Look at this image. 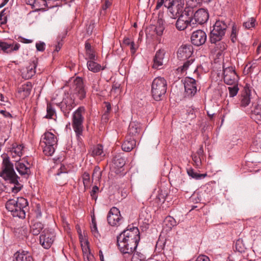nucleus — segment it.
<instances>
[{"label": "nucleus", "mask_w": 261, "mask_h": 261, "mask_svg": "<svg viewBox=\"0 0 261 261\" xmlns=\"http://www.w3.org/2000/svg\"><path fill=\"white\" fill-rule=\"evenodd\" d=\"M140 240V232L136 227L124 230L117 237V245L121 253L131 255L136 249Z\"/></svg>", "instance_id": "obj_1"}, {"label": "nucleus", "mask_w": 261, "mask_h": 261, "mask_svg": "<svg viewBox=\"0 0 261 261\" xmlns=\"http://www.w3.org/2000/svg\"><path fill=\"white\" fill-rule=\"evenodd\" d=\"M0 176L5 180L14 184V186L11 188L12 192L13 193H17L21 190L22 186L18 181L19 177L16 174L13 164L10 162L9 158L3 160L2 170L0 172Z\"/></svg>", "instance_id": "obj_2"}, {"label": "nucleus", "mask_w": 261, "mask_h": 261, "mask_svg": "<svg viewBox=\"0 0 261 261\" xmlns=\"http://www.w3.org/2000/svg\"><path fill=\"white\" fill-rule=\"evenodd\" d=\"M28 205V201L23 197H20L15 199H9L6 203V208L11 212V215L14 217H18L19 218H24L25 217V212L24 208Z\"/></svg>", "instance_id": "obj_3"}, {"label": "nucleus", "mask_w": 261, "mask_h": 261, "mask_svg": "<svg viewBox=\"0 0 261 261\" xmlns=\"http://www.w3.org/2000/svg\"><path fill=\"white\" fill-rule=\"evenodd\" d=\"M230 22V19L223 18L216 21L210 35V40L211 43L216 44L217 42L222 39Z\"/></svg>", "instance_id": "obj_4"}, {"label": "nucleus", "mask_w": 261, "mask_h": 261, "mask_svg": "<svg viewBox=\"0 0 261 261\" xmlns=\"http://www.w3.org/2000/svg\"><path fill=\"white\" fill-rule=\"evenodd\" d=\"M86 110L84 107H79L72 115V126L78 141H82L81 136L84 130L83 123Z\"/></svg>", "instance_id": "obj_5"}, {"label": "nucleus", "mask_w": 261, "mask_h": 261, "mask_svg": "<svg viewBox=\"0 0 261 261\" xmlns=\"http://www.w3.org/2000/svg\"><path fill=\"white\" fill-rule=\"evenodd\" d=\"M163 5L169 10V15L175 18L182 12L184 0H158L155 9H159Z\"/></svg>", "instance_id": "obj_6"}, {"label": "nucleus", "mask_w": 261, "mask_h": 261, "mask_svg": "<svg viewBox=\"0 0 261 261\" xmlns=\"http://www.w3.org/2000/svg\"><path fill=\"white\" fill-rule=\"evenodd\" d=\"M57 142V138L53 133L45 132L42 136L40 141L43 153L46 155L51 156L55 151Z\"/></svg>", "instance_id": "obj_7"}, {"label": "nucleus", "mask_w": 261, "mask_h": 261, "mask_svg": "<svg viewBox=\"0 0 261 261\" xmlns=\"http://www.w3.org/2000/svg\"><path fill=\"white\" fill-rule=\"evenodd\" d=\"M167 88V82L164 77L155 78L151 85V94L153 99L156 101L161 100L166 93Z\"/></svg>", "instance_id": "obj_8"}, {"label": "nucleus", "mask_w": 261, "mask_h": 261, "mask_svg": "<svg viewBox=\"0 0 261 261\" xmlns=\"http://www.w3.org/2000/svg\"><path fill=\"white\" fill-rule=\"evenodd\" d=\"M224 82L228 85H232L238 83L239 76L237 75L234 67H225L223 65Z\"/></svg>", "instance_id": "obj_9"}, {"label": "nucleus", "mask_w": 261, "mask_h": 261, "mask_svg": "<svg viewBox=\"0 0 261 261\" xmlns=\"http://www.w3.org/2000/svg\"><path fill=\"white\" fill-rule=\"evenodd\" d=\"M181 13L177 16L178 18L175 24L176 29L179 31H183L189 28H190V30L194 28L192 18L190 17L187 12L185 14H181ZM176 18V17L174 19Z\"/></svg>", "instance_id": "obj_10"}, {"label": "nucleus", "mask_w": 261, "mask_h": 261, "mask_svg": "<svg viewBox=\"0 0 261 261\" xmlns=\"http://www.w3.org/2000/svg\"><path fill=\"white\" fill-rule=\"evenodd\" d=\"M56 235L53 229L45 228L40 236V243L45 249L49 248L55 241Z\"/></svg>", "instance_id": "obj_11"}, {"label": "nucleus", "mask_w": 261, "mask_h": 261, "mask_svg": "<svg viewBox=\"0 0 261 261\" xmlns=\"http://www.w3.org/2000/svg\"><path fill=\"white\" fill-rule=\"evenodd\" d=\"M66 118L69 117L70 111L75 107L74 99L71 96H66L62 101L57 104Z\"/></svg>", "instance_id": "obj_12"}, {"label": "nucleus", "mask_w": 261, "mask_h": 261, "mask_svg": "<svg viewBox=\"0 0 261 261\" xmlns=\"http://www.w3.org/2000/svg\"><path fill=\"white\" fill-rule=\"evenodd\" d=\"M123 218L120 214L119 210L113 207L109 211L107 216L108 223L112 226H118L121 224Z\"/></svg>", "instance_id": "obj_13"}, {"label": "nucleus", "mask_w": 261, "mask_h": 261, "mask_svg": "<svg viewBox=\"0 0 261 261\" xmlns=\"http://www.w3.org/2000/svg\"><path fill=\"white\" fill-rule=\"evenodd\" d=\"M191 17L193 20V28H195L198 24L201 25L205 23L208 19L209 15L207 11L205 9H200Z\"/></svg>", "instance_id": "obj_14"}, {"label": "nucleus", "mask_w": 261, "mask_h": 261, "mask_svg": "<svg viewBox=\"0 0 261 261\" xmlns=\"http://www.w3.org/2000/svg\"><path fill=\"white\" fill-rule=\"evenodd\" d=\"M74 93L76 94L79 99H83L86 96V91L84 89L83 81L82 78L76 77L73 81L71 88Z\"/></svg>", "instance_id": "obj_15"}, {"label": "nucleus", "mask_w": 261, "mask_h": 261, "mask_svg": "<svg viewBox=\"0 0 261 261\" xmlns=\"http://www.w3.org/2000/svg\"><path fill=\"white\" fill-rule=\"evenodd\" d=\"M185 96L192 97L197 92L196 80L192 77H186L184 83Z\"/></svg>", "instance_id": "obj_16"}, {"label": "nucleus", "mask_w": 261, "mask_h": 261, "mask_svg": "<svg viewBox=\"0 0 261 261\" xmlns=\"http://www.w3.org/2000/svg\"><path fill=\"white\" fill-rule=\"evenodd\" d=\"M206 39L207 36L205 32L201 30L194 31L191 37L192 43L197 46L204 44Z\"/></svg>", "instance_id": "obj_17"}, {"label": "nucleus", "mask_w": 261, "mask_h": 261, "mask_svg": "<svg viewBox=\"0 0 261 261\" xmlns=\"http://www.w3.org/2000/svg\"><path fill=\"white\" fill-rule=\"evenodd\" d=\"M193 52V46L191 44H185L181 45L178 49L177 53V58L181 61H184L192 58Z\"/></svg>", "instance_id": "obj_18"}, {"label": "nucleus", "mask_w": 261, "mask_h": 261, "mask_svg": "<svg viewBox=\"0 0 261 261\" xmlns=\"http://www.w3.org/2000/svg\"><path fill=\"white\" fill-rule=\"evenodd\" d=\"M251 90L249 85L246 84L240 95V106L242 107L248 106L251 102Z\"/></svg>", "instance_id": "obj_19"}, {"label": "nucleus", "mask_w": 261, "mask_h": 261, "mask_svg": "<svg viewBox=\"0 0 261 261\" xmlns=\"http://www.w3.org/2000/svg\"><path fill=\"white\" fill-rule=\"evenodd\" d=\"M29 165L27 161L26 164L20 161L16 162L15 164V168L19 174L25 178H28L31 174L30 166H28Z\"/></svg>", "instance_id": "obj_20"}, {"label": "nucleus", "mask_w": 261, "mask_h": 261, "mask_svg": "<svg viewBox=\"0 0 261 261\" xmlns=\"http://www.w3.org/2000/svg\"><path fill=\"white\" fill-rule=\"evenodd\" d=\"M141 131V123L136 121H132L128 126L127 136L135 138L140 134Z\"/></svg>", "instance_id": "obj_21"}, {"label": "nucleus", "mask_w": 261, "mask_h": 261, "mask_svg": "<svg viewBox=\"0 0 261 261\" xmlns=\"http://www.w3.org/2000/svg\"><path fill=\"white\" fill-rule=\"evenodd\" d=\"M20 44L16 43L14 45L13 44L8 43L0 40V51L5 54H11L12 51H17L20 48Z\"/></svg>", "instance_id": "obj_22"}, {"label": "nucleus", "mask_w": 261, "mask_h": 261, "mask_svg": "<svg viewBox=\"0 0 261 261\" xmlns=\"http://www.w3.org/2000/svg\"><path fill=\"white\" fill-rule=\"evenodd\" d=\"M165 53V50L164 49H160L156 52L153 58V68H160V67L163 65V60Z\"/></svg>", "instance_id": "obj_23"}, {"label": "nucleus", "mask_w": 261, "mask_h": 261, "mask_svg": "<svg viewBox=\"0 0 261 261\" xmlns=\"http://www.w3.org/2000/svg\"><path fill=\"white\" fill-rule=\"evenodd\" d=\"M37 67V62L33 61L22 72V77L25 79L32 78L36 73V68Z\"/></svg>", "instance_id": "obj_24"}, {"label": "nucleus", "mask_w": 261, "mask_h": 261, "mask_svg": "<svg viewBox=\"0 0 261 261\" xmlns=\"http://www.w3.org/2000/svg\"><path fill=\"white\" fill-rule=\"evenodd\" d=\"M13 261H33V257L28 251L19 250L14 253Z\"/></svg>", "instance_id": "obj_25"}, {"label": "nucleus", "mask_w": 261, "mask_h": 261, "mask_svg": "<svg viewBox=\"0 0 261 261\" xmlns=\"http://www.w3.org/2000/svg\"><path fill=\"white\" fill-rule=\"evenodd\" d=\"M251 118L256 123H261V103H254L251 109Z\"/></svg>", "instance_id": "obj_26"}, {"label": "nucleus", "mask_w": 261, "mask_h": 261, "mask_svg": "<svg viewBox=\"0 0 261 261\" xmlns=\"http://www.w3.org/2000/svg\"><path fill=\"white\" fill-rule=\"evenodd\" d=\"M32 89V83L30 82H27L18 87V92L23 98H24L30 95Z\"/></svg>", "instance_id": "obj_27"}, {"label": "nucleus", "mask_w": 261, "mask_h": 261, "mask_svg": "<svg viewBox=\"0 0 261 261\" xmlns=\"http://www.w3.org/2000/svg\"><path fill=\"white\" fill-rule=\"evenodd\" d=\"M136 141L134 138L126 136L122 144V149L126 152L130 151L136 146Z\"/></svg>", "instance_id": "obj_28"}, {"label": "nucleus", "mask_w": 261, "mask_h": 261, "mask_svg": "<svg viewBox=\"0 0 261 261\" xmlns=\"http://www.w3.org/2000/svg\"><path fill=\"white\" fill-rule=\"evenodd\" d=\"M85 49L86 54V60H96V57L95 56V51L92 48L91 44L88 41H86L85 43Z\"/></svg>", "instance_id": "obj_29"}, {"label": "nucleus", "mask_w": 261, "mask_h": 261, "mask_svg": "<svg viewBox=\"0 0 261 261\" xmlns=\"http://www.w3.org/2000/svg\"><path fill=\"white\" fill-rule=\"evenodd\" d=\"M175 185L181 191L188 192V190H189L188 186L186 184L185 181L184 179L183 175L181 172L178 174L177 178L175 179Z\"/></svg>", "instance_id": "obj_30"}, {"label": "nucleus", "mask_w": 261, "mask_h": 261, "mask_svg": "<svg viewBox=\"0 0 261 261\" xmlns=\"http://www.w3.org/2000/svg\"><path fill=\"white\" fill-rule=\"evenodd\" d=\"M44 228V225L40 222H35L30 226V231L33 235H38Z\"/></svg>", "instance_id": "obj_31"}, {"label": "nucleus", "mask_w": 261, "mask_h": 261, "mask_svg": "<svg viewBox=\"0 0 261 261\" xmlns=\"http://www.w3.org/2000/svg\"><path fill=\"white\" fill-rule=\"evenodd\" d=\"M96 60H89L87 62V66L88 69L94 73H96L100 71L101 70H103V68H102L101 66L96 63L95 62Z\"/></svg>", "instance_id": "obj_32"}, {"label": "nucleus", "mask_w": 261, "mask_h": 261, "mask_svg": "<svg viewBox=\"0 0 261 261\" xmlns=\"http://www.w3.org/2000/svg\"><path fill=\"white\" fill-rule=\"evenodd\" d=\"M113 163L116 167L122 168L125 164V159L121 154H116L113 157Z\"/></svg>", "instance_id": "obj_33"}, {"label": "nucleus", "mask_w": 261, "mask_h": 261, "mask_svg": "<svg viewBox=\"0 0 261 261\" xmlns=\"http://www.w3.org/2000/svg\"><path fill=\"white\" fill-rule=\"evenodd\" d=\"M67 171L64 165H61V167L59 169L58 172L56 174V175L58 177L57 178V180L59 181L60 180V176L61 174L63 175V178L64 180L62 182H60L59 184L60 185H64L67 183Z\"/></svg>", "instance_id": "obj_34"}, {"label": "nucleus", "mask_w": 261, "mask_h": 261, "mask_svg": "<svg viewBox=\"0 0 261 261\" xmlns=\"http://www.w3.org/2000/svg\"><path fill=\"white\" fill-rule=\"evenodd\" d=\"M188 175L196 180L200 179L206 176V174H200L195 172L193 169L190 168L187 170Z\"/></svg>", "instance_id": "obj_35"}, {"label": "nucleus", "mask_w": 261, "mask_h": 261, "mask_svg": "<svg viewBox=\"0 0 261 261\" xmlns=\"http://www.w3.org/2000/svg\"><path fill=\"white\" fill-rule=\"evenodd\" d=\"M91 155L93 157L99 156L103 153V146L98 144L91 148Z\"/></svg>", "instance_id": "obj_36"}, {"label": "nucleus", "mask_w": 261, "mask_h": 261, "mask_svg": "<svg viewBox=\"0 0 261 261\" xmlns=\"http://www.w3.org/2000/svg\"><path fill=\"white\" fill-rule=\"evenodd\" d=\"M164 29L165 27L164 25L163 20L162 19H159L155 28L154 32L157 35L160 36L163 35Z\"/></svg>", "instance_id": "obj_37"}, {"label": "nucleus", "mask_w": 261, "mask_h": 261, "mask_svg": "<svg viewBox=\"0 0 261 261\" xmlns=\"http://www.w3.org/2000/svg\"><path fill=\"white\" fill-rule=\"evenodd\" d=\"M46 112V115L45 116L46 118L53 119L54 115L56 116V110L50 103L47 104Z\"/></svg>", "instance_id": "obj_38"}, {"label": "nucleus", "mask_w": 261, "mask_h": 261, "mask_svg": "<svg viewBox=\"0 0 261 261\" xmlns=\"http://www.w3.org/2000/svg\"><path fill=\"white\" fill-rule=\"evenodd\" d=\"M164 223L166 226L171 229L173 227L176 225V221L175 219L170 216L166 217L164 220Z\"/></svg>", "instance_id": "obj_39"}, {"label": "nucleus", "mask_w": 261, "mask_h": 261, "mask_svg": "<svg viewBox=\"0 0 261 261\" xmlns=\"http://www.w3.org/2000/svg\"><path fill=\"white\" fill-rule=\"evenodd\" d=\"M82 177L85 190H86L89 188L90 185V174L88 173L85 172L83 174Z\"/></svg>", "instance_id": "obj_40"}, {"label": "nucleus", "mask_w": 261, "mask_h": 261, "mask_svg": "<svg viewBox=\"0 0 261 261\" xmlns=\"http://www.w3.org/2000/svg\"><path fill=\"white\" fill-rule=\"evenodd\" d=\"M131 261H146V257L143 253L136 251L133 254Z\"/></svg>", "instance_id": "obj_41"}, {"label": "nucleus", "mask_w": 261, "mask_h": 261, "mask_svg": "<svg viewBox=\"0 0 261 261\" xmlns=\"http://www.w3.org/2000/svg\"><path fill=\"white\" fill-rule=\"evenodd\" d=\"M158 195L156 196V200L159 203H164L165 200V198L167 195L166 191L159 190Z\"/></svg>", "instance_id": "obj_42"}, {"label": "nucleus", "mask_w": 261, "mask_h": 261, "mask_svg": "<svg viewBox=\"0 0 261 261\" xmlns=\"http://www.w3.org/2000/svg\"><path fill=\"white\" fill-rule=\"evenodd\" d=\"M235 246L236 250L238 252L241 253L245 252L246 247L242 239H239L236 241Z\"/></svg>", "instance_id": "obj_43"}, {"label": "nucleus", "mask_w": 261, "mask_h": 261, "mask_svg": "<svg viewBox=\"0 0 261 261\" xmlns=\"http://www.w3.org/2000/svg\"><path fill=\"white\" fill-rule=\"evenodd\" d=\"M232 85L233 86L232 87H228L229 95L231 97H233L234 96H236L239 90L238 83L233 84Z\"/></svg>", "instance_id": "obj_44"}, {"label": "nucleus", "mask_w": 261, "mask_h": 261, "mask_svg": "<svg viewBox=\"0 0 261 261\" xmlns=\"http://www.w3.org/2000/svg\"><path fill=\"white\" fill-rule=\"evenodd\" d=\"M238 32V30L237 25L234 23H233L230 34V39L233 43H235L237 40Z\"/></svg>", "instance_id": "obj_45"}, {"label": "nucleus", "mask_w": 261, "mask_h": 261, "mask_svg": "<svg viewBox=\"0 0 261 261\" xmlns=\"http://www.w3.org/2000/svg\"><path fill=\"white\" fill-rule=\"evenodd\" d=\"M256 20L254 18H250L243 23V26L247 29H251L255 26Z\"/></svg>", "instance_id": "obj_46"}, {"label": "nucleus", "mask_w": 261, "mask_h": 261, "mask_svg": "<svg viewBox=\"0 0 261 261\" xmlns=\"http://www.w3.org/2000/svg\"><path fill=\"white\" fill-rule=\"evenodd\" d=\"M193 165L197 168H200L201 166V157L197 155L196 154L192 155Z\"/></svg>", "instance_id": "obj_47"}, {"label": "nucleus", "mask_w": 261, "mask_h": 261, "mask_svg": "<svg viewBox=\"0 0 261 261\" xmlns=\"http://www.w3.org/2000/svg\"><path fill=\"white\" fill-rule=\"evenodd\" d=\"M253 144L256 146L257 149H260L261 150V133H258L255 136Z\"/></svg>", "instance_id": "obj_48"}, {"label": "nucleus", "mask_w": 261, "mask_h": 261, "mask_svg": "<svg viewBox=\"0 0 261 261\" xmlns=\"http://www.w3.org/2000/svg\"><path fill=\"white\" fill-rule=\"evenodd\" d=\"M101 171L98 166H95L92 174V178L97 179L98 180L101 178Z\"/></svg>", "instance_id": "obj_49"}, {"label": "nucleus", "mask_w": 261, "mask_h": 261, "mask_svg": "<svg viewBox=\"0 0 261 261\" xmlns=\"http://www.w3.org/2000/svg\"><path fill=\"white\" fill-rule=\"evenodd\" d=\"M194 59L193 58H190L187 59V61L184 63L183 65L180 67L181 71H184L186 70L194 62Z\"/></svg>", "instance_id": "obj_50"}, {"label": "nucleus", "mask_w": 261, "mask_h": 261, "mask_svg": "<svg viewBox=\"0 0 261 261\" xmlns=\"http://www.w3.org/2000/svg\"><path fill=\"white\" fill-rule=\"evenodd\" d=\"M23 147L21 145H17L16 147H13L12 152L14 153L16 155L21 156L22 155V150Z\"/></svg>", "instance_id": "obj_51"}, {"label": "nucleus", "mask_w": 261, "mask_h": 261, "mask_svg": "<svg viewBox=\"0 0 261 261\" xmlns=\"http://www.w3.org/2000/svg\"><path fill=\"white\" fill-rule=\"evenodd\" d=\"M5 9H4L0 12V26L7 22V16H5Z\"/></svg>", "instance_id": "obj_52"}, {"label": "nucleus", "mask_w": 261, "mask_h": 261, "mask_svg": "<svg viewBox=\"0 0 261 261\" xmlns=\"http://www.w3.org/2000/svg\"><path fill=\"white\" fill-rule=\"evenodd\" d=\"M99 191V188L97 186H94L90 192L91 197L93 199L96 200L97 198V193Z\"/></svg>", "instance_id": "obj_53"}, {"label": "nucleus", "mask_w": 261, "mask_h": 261, "mask_svg": "<svg viewBox=\"0 0 261 261\" xmlns=\"http://www.w3.org/2000/svg\"><path fill=\"white\" fill-rule=\"evenodd\" d=\"M45 43L44 42H39L36 43L37 50L39 51H43L45 49Z\"/></svg>", "instance_id": "obj_54"}, {"label": "nucleus", "mask_w": 261, "mask_h": 261, "mask_svg": "<svg viewBox=\"0 0 261 261\" xmlns=\"http://www.w3.org/2000/svg\"><path fill=\"white\" fill-rule=\"evenodd\" d=\"M218 43L217 44V48H218L220 51H222L226 48V44L223 42H217Z\"/></svg>", "instance_id": "obj_55"}, {"label": "nucleus", "mask_w": 261, "mask_h": 261, "mask_svg": "<svg viewBox=\"0 0 261 261\" xmlns=\"http://www.w3.org/2000/svg\"><path fill=\"white\" fill-rule=\"evenodd\" d=\"M112 4L111 0H105L104 3L101 6L102 10H106Z\"/></svg>", "instance_id": "obj_56"}, {"label": "nucleus", "mask_w": 261, "mask_h": 261, "mask_svg": "<svg viewBox=\"0 0 261 261\" xmlns=\"http://www.w3.org/2000/svg\"><path fill=\"white\" fill-rule=\"evenodd\" d=\"M195 261H210L209 257L204 255H199Z\"/></svg>", "instance_id": "obj_57"}, {"label": "nucleus", "mask_w": 261, "mask_h": 261, "mask_svg": "<svg viewBox=\"0 0 261 261\" xmlns=\"http://www.w3.org/2000/svg\"><path fill=\"white\" fill-rule=\"evenodd\" d=\"M130 50L132 55H134L138 48V47L135 45V42H133L130 45Z\"/></svg>", "instance_id": "obj_58"}, {"label": "nucleus", "mask_w": 261, "mask_h": 261, "mask_svg": "<svg viewBox=\"0 0 261 261\" xmlns=\"http://www.w3.org/2000/svg\"><path fill=\"white\" fill-rule=\"evenodd\" d=\"M203 153H204L203 147L202 145H201L195 154L199 156L202 158L203 155Z\"/></svg>", "instance_id": "obj_59"}, {"label": "nucleus", "mask_w": 261, "mask_h": 261, "mask_svg": "<svg viewBox=\"0 0 261 261\" xmlns=\"http://www.w3.org/2000/svg\"><path fill=\"white\" fill-rule=\"evenodd\" d=\"M36 214V217L37 218H39L42 216V213L40 209V207L39 205H37L36 210L35 211Z\"/></svg>", "instance_id": "obj_60"}, {"label": "nucleus", "mask_w": 261, "mask_h": 261, "mask_svg": "<svg viewBox=\"0 0 261 261\" xmlns=\"http://www.w3.org/2000/svg\"><path fill=\"white\" fill-rule=\"evenodd\" d=\"M134 42L131 40L130 39L127 37H125L123 39V43L127 46H129V45Z\"/></svg>", "instance_id": "obj_61"}, {"label": "nucleus", "mask_w": 261, "mask_h": 261, "mask_svg": "<svg viewBox=\"0 0 261 261\" xmlns=\"http://www.w3.org/2000/svg\"><path fill=\"white\" fill-rule=\"evenodd\" d=\"M93 225L92 227L91 228V231L92 233L94 234V236H96V233H98L96 223L95 222H93Z\"/></svg>", "instance_id": "obj_62"}, {"label": "nucleus", "mask_w": 261, "mask_h": 261, "mask_svg": "<svg viewBox=\"0 0 261 261\" xmlns=\"http://www.w3.org/2000/svg\"><path fill=\"white\" fill-rule=\"evenodd\" d=\"M109 113L105 112L101 117L102 120L107 122L109 119Z\"/></svg>", "instance_id": "obj_63"}, {"label": "nucleus", "mask_w": 261, "mask_h": 261, "mask_svg": "<svg viewBox=\"0 0 261 261\" xmlns=\"http://www.w3.org/2000/svg\"><path fill=\"white\" fill-rule=\"evenodd\" d=\"M62 46V43H61L60 42H58V44L56 45L55 49L54 50V51L58 52L60 50Z\"/></svg>", "instance_id": "obj_64"}]
</instances>
